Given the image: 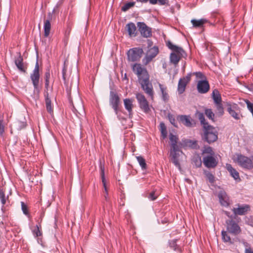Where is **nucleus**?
Segmentation results:
<instances>
[{
  "mask_svg": "<svg viewBox=\"0 0 253 253\" xmlns=\"http://www.w3.org/2000/svg\"><path fill=\"white\" fill-rule=\"evenodd\" d=\"M132 70L137 76L138 81L145 92L153 100L154 92L153 85L149 81V75L146 68L140 64L134 63L131 65Z\"/></svg>",
  "mask_w": 253,
  "mask_h": 253,
  "instance_id": "nucleus-1",
  "label": "nucleus"
},
{
  "mask_svg": "<svg viewBox=\"0 0 253 253\" xmlns=\"http://www.w3.org/2000/svg\"><path fill=\"white\" fill-rule=\"evenodd\" d=\"M167 46L173 51L170 55V61L174 65L177 64L180 58L186 54L182 47L173 44L169 41L167 42Z\"/></svg>",
  "mask_w": 253,
  "mask_h": 253,
  "instance_id": "nucleus-2",
  "label": "nucleus"
},
{
  "mask_svg": "<svg viewBox=\"0 0 253 253\" xmlns=\"http://www.w3.org/2000/svg\"><path fill=\"white\" fill-rule=\"evenodd\" d=\"M204 139L209 143L215 141L217 139V132L215 128L209 124L204 126Z\"/></svg>",
  "mask_w": 253,
  "mask_h": 253,
  "instance_id": "nucleus-3",
  "label": "nucleus"
},
{
  "mask_svg": "<svg viewBox=\"0 0 253 253\" xmlns=\"http://www.w3.org/2000/svg\"><path fill=\"white\" fill-rule=\"evenodd\" d=\"M235 219H229L226 220V230L229 233L236 236L241 233L242 230Z\"/></svg>",
  "mask_w": 253,
  "mask_h": 253,
  "instance_id": "nucleus-4",
  "label": "nucleus"
},
{
  "mask_svg": "<svg viewBox=\"0 0 253 253\" xmlns=\"http://www.w3.org/2000/svg\"><path fill=\"white\" fill-rule=\"evenodd\" d=\"M143 53V50L140 47H133L128 50L127 52V60L128 61H139Z\"/></svg>",
  "mask_w": 253,
  "mask_h": 253,
  "instance_id": "nucleus-5",
  "label": "nucleus"
},
{
  "mask_svg": "<svg viewBox=\"0 0 253 253\" xmlns=\"http://www.w3.org/2000/svg\"><path fill=\"white\" fill-rule=\"evenodd\" d=\"M109 103L114 109L115 114L117 115L119 110V106L121 104V99L117 92L113 91H110Z\"/></svg>",
  "mask_w": 253,
  "mask_h": 253,
  "instance_id": "nucleus-6",
  "label": "nucleus"
},
{
  "mask_svg": "<svg viewBox=\"0 0 253 253\" xmlns=\"http://www.w3.org/2000/svg\"><path fill=\"white\" fill-rule=\"evenodd\" d=\"M237 161L238 165L244 169H251L253 168V163L248 157L242 155H238Z\"/></svg>",
  "mask_w": 253,
  "mask_h": 253,
  "instance_id": "nucleus-7",
  "label": "nucleus"
},
{
  "mask_svg": "<svg viewBox=\"0 0 253 253\" xmlns=\"http://www.w3.org/2000/svg\"><path fill=\"white\" fill-rule=\"evenodd\" d=\"M40 75L39 73V65L38 60H37L35 68L30 75V79L32 81L35 90L39 88Z\"/></svg>",
  "mask_w": 253,
  "mask_h": 253,
  "instance_id": "nucleus-8",
  "label": "nucleus"
},
{
  "mask_svg": "<svg viewBox=\"0 0 253 253\" xmlns=\"http://www.w3.org/2000/svg\"><path fill=\"white\" fill-rule=\"evenodd\" d=\"M236 208H234L232 211L234 214V218L236 219L237 215H245L251 210L249 205L239 204L236 205Z\"/></svg>",
  "mask_w": 253,
  "mask_h": 253,
  "instance_id": "nucleus-9",
  "label": "nucleus"
},
{
  "mask_svg": "<svg viewBox=\"0 0 253 253\" xmlns=\"http://www.w3.org/2000/svg\"><path fill=\"white\" fill-rule=\"evenodd\" d=\"M140 109L145 113H148L150 111L149 103L145 96L141 93H137L136 95Z\"/></svg>",
  "mask_w": 253,
  "mask_h": 253,
  "instance_id": "nucleus-10",
  "label": "nucleus"
},
{
  "mask_svg": "<svg viewBox=\"0 0 253 253\" xmlns=\"http://www.w3.org/2000/svg\"><path fill=\"white\" fill-rule=\"evenodd\" d=\"M159 53V49L157 46L150 48L147 52L145 57L142 59L144 65L148 64Z\"/></svg>",
  "mask_w": 253,
  "mask_h": 253,
  "instance_id": "nucleus-11",
  "label": "nucleus"
},
{
  "mask_svg": "<svg viewBox=\"0 0 253 253\" xmlns=\"http://www.w3.org/2000/svg\"><path fill=\"white\" fill-rule=\"evenodd\" d=\"M191 76L192 74L190 73H188L185 77L179 79L177 87V91L179 94H181L184 92L187 84L191 80Z\"/></svg>",
  "mask_w": 253,
  "mask_h": 253,
  "instance_id": "nucleus-12",
  "label": "nucleus"
},
{
  "mask_svg": "<svg viewBox=\"0 0 253 253\" xmlns=\"http://www.w3.org/2000/svg\"><path fill=\"white\" fill-rule=\"evenodd\" d=\"M227 111L229 114L235 120H238L240 119L238 112H240V108L238 105L235 103H227Z\"/></svg>",
  "mask_w": 253,
  "mask_h": 253,
  "instance_id": "nucleus-13",
  "label": "nucleus"
},
{
  "mask_svg": "<svg viewBox=\"0 0 253 253\" xmlns=\"http://www.w3.org/2000/svg\"><path fill=\"white\" fill-rule=\"evenodd\" d=\"M137 25L142 37L147 38L152 36V29L147 26L145 23L139 22Z\"/></svg>",
  "mask_w": 253,
  "mask_h": 253,
  "instance_id": "nucleus-14",
  "label": "nucleus"
},
{
  "mask_svg": "<svg viewBox=\"0 0 253 253\" xmlns=\"http://www.w3.org/2000/svg\"><path fill=\"white\" fill-rule=\"evenodd\" d=\"M180 152L182 153L179 147H176L175 149L170 148V156L171 157V161L179 169H180V165L178 160Z\"/></svg>",
  "mask_w": 253,
  "mask_h": 253,
  "instance_id": "nucleus-15",
  "label": "nucleus"
},
{
  "mask_svg": "<svg viewBox=\"0 0 253 253\" xmlns=\"http://www.w3.org/2000/svg\"><path fill=\"white\" fill-rule=\"evenodd\" d=\"M177 120L187 127H193L195 124L194 121L191 119L189 116L179 115L177 116Z\"/></svg>",
  "mask_w": 253,
  "mask_h": 253,
  "instance_id": "nucleus-16",
  "label": "nucleus"
},
{
  "mask_svg": "<svg viewBox=\"0 0 253 253\" xmlns=\"http://www.w3.org/2000/svg\"><path fill=\"white\" fill-rule=\"evenodd\" d=\"M203 162L205 167L208 168H214L217 165V162L213 156L204 157L203 159Z\"/></svg>",
  "mask_w": 253,
  "mask_h": 253,
  "instance_id": "nucleus-17",
  "label": "nucleus"
},
{
  "mask_svg": "<svg viewBox=\"0 0 253 253\" xmlns=\"http://www.w3.org/2000/svg\"><path fill=\"white\" fill-rule=\"evenodd\" d=\"M210 89V84L206 80L200 81L197 84V90L200 93H206Z\"/></svg>",
  "mask_w": 253,
  "mask_h": 253,
  "instance_id": "nucleus-18",
  "label": "nucleus"
},
{
  "mask_svg": "<svg viewBox=\"0 0 253 253\" xmlns=\"http://www.w3.org/2000/svg\"><path fill=\"white\" fill-rule=\"evenodd\" d=\"M18 57L15 60V64L19 70L23 73H25L27 67L24 65L23 58L21 56V53L19 52L18 53Z\"/></svg>",
  "mask_w": 253,
  "mask_h": 253,
  "instance_id": "nucleus-19",
  "label": "nucleus"
},
{
  "mask_svg": "<svg viewBox=\"0 0 253 253\" xmlns=\"http://www.w3.org/2000/svg\"><path fill=\"white\" fill-rule=\"evenodd\" d=\"M124 102L125 109L127 111L129 118H131L132 116V108L133 107L132 99L126 98L124 100Z\"/></svg>",
  "mask_w": 253,
  "mask_h": 253,
  "instance_id": "nucleus-20",
  "label": "nucleus"
},
{
  "mask_svg": "<svg viewBox=\"0 0 253 253\" xmlns=\"http://www.w3.org/2000/svg\"><path fill=\"white\" fill-rule=\"evenodd\" d=\"M209 21L207 19L202 18L199 20L192 19L191 21L193 27L195 28H202L204 24L208 23Z\"/></svg>",
  "mask_w": 253,
  "mask_h": 253,
  "instance_id": "nucleus-21",
  "label": "nucleus"
},
{
  "mask_svg": "<svg viewBox=\"0 0 253 253\" xmlns=\"http://www.w3.org/2000/svg\"><path fill=\"white\" fill-rule=\"evenodd\" d=\"M226 168L235 180H239V181L241 180L239 172L232 167L231 164H227L226 165Z\"/></svg>",
  "mask_w": 253,
  "mask_h": 253,
  "instance_id": "nucleus-22",
  "label": "nucleus"
},
{
  "mask_svg": "<svg viewBox=\"0 0 253 253\" xmlns=\"http://www.w3.org/2000/svg\"><path fill=\"white\" fill-rule=\"evenodd\" d=\"M178 239H172L169 241V248L175 252L182 253V250L181 247L177 244Z\"/></svg>",
  "mask_w": 253,
  "mask_h": 253,
  "instance_id": "nucleus-23",
  "label": "nucleus"
},
{
  "mask_svg": "<svg viewBox=\"0 0 253 253\" xmlns=\"http://www.w3.org/2000/svg\"><path fill=\"white\" fill-rule=\"evenodd\" d=\"M100 175H101V177L102 182L103 183V187L104 188V190H105V192H106V194L105 195V198H106L107 196L108 195V191H107V187H106V180H105V168H104V166L103 165L100 164Z\"/></svg>",
  "mask_w": 253,
  "mask_h": 253,
  "instance_id": "nucleus-24",
  "label": "nucleus"
},
{
  "mask_svg": "<svg viewBox=\"0 0 253 253\" xmlns=\"http://www.w3.org/2000/svg\"><path fill=\"white\" fill-rule=\"evenodd\" d=\"M126 28L127 29V31L129 36H136V28L135 25L133 23L130 22L127 24L126 25Z\"/></svg>",
  "mask_w": 253,
  "mask_h": 253,
  "instance_id": "nucleus-25",
  "label": "nucleus"
},
{
  "mask_svg": "<svg viewBox=\"0 0 253 253\" xmlns=\"http://www.w3.org/2000/svg\"><path fill=\"white\" fill-rule=\"evenodd\" d=\"M160 90L162 93V99L165 102H167L169 100V95L167 92V87H164L161 84H159Z\"/></svg>",
  "mask_w": 253,
  "mask_h": 253,
  "instance_id": "nucleus-26",
  "label": "nucleus"
},
{
  "mask_svg": "<svg viewBox=\"0 0 253 253\" xmlns=\"http://www.w3.org/2000/svg\"><path fill=\"white\" fill-rule=\"evenodd\" d=\"M32 232L35 238L42 236V225L37 224L35 227L32 230Z\"/></svg>",
  "mask_w": 253,
  "mask_h": 253,
  "instance_id": "nucleus-27",
  "label": "nucleus"
},
{
  "mask_svg": "<svg viewBox=\"0 0 253 253\" xmlns=\"http://www.w3.org/2000/svg\"><path fill=\"white\" fill-rule=\"evenodd\" d=\"M169 140L170 141V148L175 149L176 147H179L177 145L178 138L176 135L170 133Z\"/></svg>",
  "mask_w": 253,
  "mask_h": 253,
  "instance_id": "nucleus-28",
  "label": "nucleus"
},
{
  "mask_svg": "<svg viewBox=\"0 0 253 253\" xmlns=\"http://www.w3.org/2000/svg\"><path fill=\"white\" fill-rule=\"evenodd\" d=\"M212 98L215 104L221 103L222 101L221 95L217 89H214L212 92Z\"/></svg>",
  "mask_w": 253,
  "mask_h": 253,
  "instance_id": "nucleus-29",
  "label": "nucleus"
},
{
  "mask_svg": "<svg viewBox=\"0 0 253 253\" xmlns=\"http://www.w3.org/2000/svg\"><path fill=\"white\" fill-rule=\"evenodd\" d=\"M44 36L45 37H47L49 34L51 29V24L49 20L44 21Z\"/></svg>",
  "mask_w": 253,
  "mask_h": 253,
  "instance_id": "nucleus-30",
  "label": "nucleus"
},
{
  "mask_svg": "<svg viewBox=\"0 0 253 253\" xmlns=\"http://www.w3.org/2000/svg\"><path fill=\"white\" fill-rule=\"evenodd\" d=\"M228 231L222 230L221 231L222 239L224 242L229 243L230 244H233L234 242L231 240L230 236L227 233Z\"/></svg>",
  "mask_w": 253,
  "mask_h": 253,
  "instance_id": "nucleus-31",
  "label": "nucleus"
},
{
  "mask_svg": "<svg viewBox=\"0 0 253 253\" xmlns=\"http://www.w3.org/2000/svg\"><path fill=\"white\" fill-rule=\"evenodd\" d=\"M218 198L221 204L224 206L228 205L227 202L228 198L226 197V194L225 193H220L218 194Z\"/></svg>",
  "mask_w": 253,
  "mask_h": 253,
  "instance_id": "nucleus-32",
  "label": "nucleus"
},
{
  "mask_svg": "<svg viewBox=\"0 0 253 253\" xmlns=\"http://www.w3.org/2000/svg\"><path fill=\"white\" fill-rule=\"evenodd\" d=\"M160 130L163 138L165 139L167 136L168 132L165 124L163 122H161L160 124Z\"/></svg>",
  "mask_w": 253,
  "mask_h": 253,
  "instance_id": "nucleus-33",
  "label": "nucleus"
},
{
  "mask_svg": "<svg viewBox=\"0 0 253 253\" xmlns=\"http://www.w3.org/2000/svg\"><path fill=\"white\" fill-rule=\"evenodd\" d=\"M136 159L141 167L142 169H145L147 168V165L145 159L142 156H137Z\"/></svg>",
  "mask_w": 253,
  "mask_h": 253,
  "instance_id": "nucleus-34",
  "label": "nucleus"
},
{
  "mask_svg": "<svg viewBox=\"0 0 253 253\" xmlns=\"http://www.w3.org/2000/svg\"><path fill=\"white\" fill-rule=\"evenodd\" d=\"M45 106L47 111L50 114L53 113V108L51 104V99L45 100Z\"/></svg>",
  "mask_w": 253,
  "mask_h": 253,
  "instance_id": "nucleus-35",
  "label": "nucleus"
},
{
  "mask_svg": "<svg viewBox=\"0 0 253 253\" xmlns=\"http://www.w3.org/2000/svg\"><path fill=\"white\" fill-rule=\"evenodd\" d=\"M159 196V193L156 192V190H153L152 192H150L149 193H148L147 195L146 196V197H147L150 201H154Z\"/></svg>",
  "mask_w": 253,
  "mask_h": 253,
  "instance_id": "nucleus-36",
  "label": "nucleus"
},
{
  "mask_svg": "<svg viewBox=\"0 0 253 253\" xmlns=\"http://www.w3.org/2000/svg\"><path fill=\"white\" fill-rule=\"evenodd\" d=\"M8 196H5V191L0 188V199L2 206H4L6 204V200L8 199Z\"/></svg>",
  "mask_w": 253,
  "mask_h": 253,
  "instance_id": "nucleus-37",
  "label": "nucleus"
},
{
  "mask_svg": "<svg viewBox=\"0 0 253 253\" xmlns=\"http://www.w3.org/2000/svg\"><path fill=\"white\" fill-rule=\"evenodd\" d=\"M135 4V2H128L126 3L122 7L121 10L123 11H126L130 8L133 7Z\"/></svg>",
  "mask_w": 253,
  "mask_h": 253,
  "instance_id": "nucleus-38",
  "label": "nucleus"
},
{
  "mask_svg": "<svg viewBox=\"0 0 253 253\" xmlns=\"http://www.w3.org/2000/svg\"><path fill=\"white\" fill-rule=\"evenodd\" d=\"M39 217L38 218H35L37 224L42 225V219L45 215V211L42 210L39 212Z\"/></svg>",
  "mask_w": 253,
  "mask_h": 253,
  "instance_id": "nucleus-39",
  "label": "nucleus"
},
{
  "mask_svg": "<svg viewBox=\"0 0 253 253\" xmlns=\"http://www.w3.org/2000/svg\"><path fill=\"white\" fill-rule=\"evenodd\" d=\"M21 209L23 213L27 216L28 217H30V215L29 212V210L27 206L25 204L24 202H21Z\"/></svg>",
  "mask_w": 253,
  "mask_h": 253,
  "instance_id": "nucleus-40",
  "label": "nucleus"
},
{
  "mask_svg": "<svg viewBox=\"0 0 253 253\" xmlns=\"http://www.w3.org/2000/svg\"><path fill=\"white\" fill-rule=\"evenodd\" d=\"M205 113L209 119L211 120L212 121H214V114L212 112L211 109H205Z\"/></svg>",
  "mask_w": 253,
  "mask_h": 253,
  "instance_id": "nucleus-41",
  "label": "nucleus"
},
{
  "mask_svg": "<svg viewBox=\"0 0 253 253\" xmlns=\"http://www.w3.org/2000/svg\"><path fill=\"white\" fill-rule=\"evenodd\" d=\"M198 117L199 120H200L201 124L203 125V127L204 128V126H206V124H209L207 122H206L205 119V116L202 113L198 112L197 113Z\"/></svg>",
  "mask_w": 253,
  "mask_h": 253,
  "instance_id": "nucleus-42",
  "label": "nucleus"
},
{
  "mask_svg": "<svg viewBox=\"0 0 253 253\" xmlns=\"http://www.w3.org/2000/svg\"><path fill=\"white\" fill-rule=\"evenodd\" d=\"M192 162L196 168H199L202 166V161L200 157H195L193 158Z\"/></svg>",
  "mask_w": 253,
  "mask_h": 253,
  "instance_id": "nucleus-43",
  "label": "nucleus"
},
{
  "mask_svg": "<svg viewBox=\"0 0 253 253\" xmlns=\"http://www.w3.org/2000/svg\"><path fill=\"white\" fill-rule=\"evenodd\" d=\"M168 118L171 125H172L175 127H178L176 120L175 119V118H174V116L173 115L169 113L168 115Z\"/></svg>",
  "mask_w": 253,
  "mask_h": 253,
  "instance_id": "nucleus-44",
  "label": "nucleus"
},
{
  "mask_svg": "<svg viewBox=\"0 0 253 253\" xmlns=\"http://www.w3.org/2000/svg\"><path fill=\"white\" fill-rule=\"evenodd\" d=\"M215 105L216 110L219 116H222L224 114V109L221 102L219 103H216Z\"/></svg>",
  "mask_w": 253,
  "mask_h": 253,
  "instance_id": "nucleus-45",
  "label": "nucleus"
},
{
  "mask_svg": "<svg viewBox=\"0 0 253 253\" xmlns=\"http://www.w3.org/2000/svg\"><path fill=\"white\" fill-rule=\"evenodd\" d=\"M203 153L209 154L210 155V156H213L214 155V152L210 146H205L203 151Z\"/></svg>",
  "mask_w": 253,
  "mask_h": 253,
  "instance_id": "nucleus-46",
  "label": "nucleus"
},
{
  "mask_svg": "<svg viewBox=\"0 0 253 253\" xmlns=\"http://www.w3.org/2000/svg\"><path fill=\"white\" fill-rule=\"evenodd\" d=\"M67 70V66L66 65V62L64 61L63 67L62 71V79L64 82V84H66V72Z\"/></svg>",
  "mask_w": 253,
  "mask_h": 253,
  "instance_id": "nucleus-47",
  "label": "nucleus"
},
{
  "mask_svg": "<svg viewBox=\"0 0 253 253\" xmlns=\"http://www.w3.org/2000/svg\"><path fill=\"white\" fill-rule=\"evenodd\" d=\"M206 177L211 183H213L215 181L214 175L210 172L206 173Z\"/></svg>",
  "mask_w": 253,
  "mask_h": 253,
  "instance_id": "nucleus-48",
  "label": "nucleus"
},
{
  "mask_svg": "<svg viewBox=\"0 0 253 253\" xmlns=\"http://www.w3.org/2000/svg\"><path fill=\"white\" fill-rule=\"evenodd\" d=\"M4 132V126L2 118L0 117V135H2Z\"/></svg>",
  "mask_w": 253,
  "mask_h": 253,
  "instance_id": "nucleus-49",
  "label": "nucleus"
},
{
  "mask_svg": "<svg viewBox=\"0 0 253 253\" xmlns=\"http://www.w3.org/2000/svg\"><path fill=\"white\" fill-rule=\"evenodd\" d=\"M192 75H194L197 78L201 79H206L205 76L201 72H196L191 73Z\"/></svg>",
  "mask_w": 253,
  "mask_h": 253,
  "instance_id": "nucleus-50",
  "label": "nucleus"
},
{
  "mask_svg": "<svg viewBox=\"0 0 253 253\" xmlns=\"http://www.w3.org/2000/svg\"><path fill=\"white\" fill-rule=\"evenodd\" d=\"M18 124L20 129L25 128L27 126V124L25 122H18Z\"/></svg>",
  "mask_w": 253,
  "mask_h": 253,
  "instance_id": "nucleus-51",
  "label": "nucleus"
},
{
  "mask_svg": "<svg viewBox=\"0 0 253 253\" xmlns=\"http://www.w3.org/2000/svg\"><path fill=\"white\" fill-rule=\"evenodd\" d=\"M45 81H49L50 77V74L49 70H46V71L45 73Z\"/></svg>",
  "mask_w": 253,
  "mask_h": 253,
  "instance_id": "nucleus-52",
  "label": "nucleus"
},
{
  "mask_svg": "<svg viewBox=\"0 0 253 253\" xmlns=\"http://www.w3.org/2000/svg\"><path fill=\"white\" fill-rule=\"evenodd\" d=\"M43 96L45 100L50 99L49 97V94L48 92V90H44L43 92Z\"/></svg>",
  "mask_w": 253,
  "mask_h": 253,
  "instance_id": "nucleus-53",
  "label": "nucleus"
},
{
  "mask_svg": "<svg viewBox=\"0 0 253 253\" xmlns=\"http://www.w3.org/2000/svg\"><path fill=\"white\" fill-rule=\"evenodd\" d=\"M160 5H165L168 4L169 0H158V1Z\"/></svg>",
  "mask_w": 253,
  "mask_h": 253,
  "instance_id": "nucleus-54",
  "label": "nucleus"
},
{
  "mask_svg": "<svg viewBox=\"0 0 253 253\" xmlns=\"http://www.w3.org/2000/svg\"><path fill=\"white\" fill-rule=\"evenodd\" d=\"M225 214H226V216H227L230 219H235L234 218V215L233 216V215H231L230 214V213L229 212V211H225Z\"/></svg>",
  "mask_w": 253,
  "mask_h": 253,
  "instance_id": "nucleus-55",
  "label": "nucleus"
},
{
  "mask_svg": "<svg viewBox=\"0 0 253 253\" xmlns=\"http://www.w3.org/2000/svg\"><path fill=\"white\" fill-rule=\"evenodd\" d=\"M52 13H51L50 12H48L47 14V19L46 20H49V22L52 20Z\"/></svg>",
  "mask_w": 253,
  "mask_h": 253,
  "instance_id": "nucleus-56",
  "label": "nucleus"
},
{
  "mask_svg": "<svg viewBox=\"0 0 253 253\" xmlns=\"http://www.w3.org/2000/svg\"><path fill=\"white\" fill-rule=\"evenodd\" d=\"M245 253H253V251L251 248H246Z\"/></svg>",
  "mask_w": 253,
  "mask_h": 253,
  "instance_id": "nucleus-57",
  "label": "nucleus"
},
{
  "mask_svg": "<svg viewBox=\"0 0 253 253\" xmlns=\"http://www.w3.org/2000/svg\"><path fill=\"white\" fill-rule=\"evenodd\" d=\"M49 86V81H45V89L44 90H48Z\"/></svg>",
  "mask_w": 253,
  "mask_h": 253,
  "instance_id": "nucleus-58",
  "label": "nucleus"
},
{
  "mask_svg": "<svg viewBox=\"0 0 253 253\" xmlns=\"http://www.w3.org/2000/svg\"><path fill=\"white\" fill-rule=\"evenodd\" d=\"M149 2L152 4H155L157 3L158 0H149Z\"/></svg>",
  "mask_w": 253,
  "mask_h": 253,
  "instance_id": "nucleus-59",
  "label": "nucleus"
},
{
  "mask_svg": "<svg viewBox=\"0 0 253 253\" xmlns=\"http://www.w3.org/2000/svg\"><path fill=\"white\" fill-rule=\"evenodd\" d=\"M58 6L57 5H56V6L52 10V12H51V13H52V15L55 13L56 10L58 9Z\"/></svg>",
  "mask_w": 253,
  "mask_h": 253,
  "instance_id": "nucleus-60",
  "label": "nucleus"
},
{
  "mask_svg": "<svg viewBox=\"0 0 253 253\" xmlns=\"http://www.w3.org/2000/svg\"><path fill=\"white\" fill-rule=\"evenodd\" d=\"M248 88L250 90L253 91V84H250V85L248 86Z\"/></svg>",
  "mask_w": 253,
  "mask_h": 253,
  "instance_id": "nucleus-61",
  "label": "nucleus"
},
{
  "mask_svg": "<svg viewBox=\"0 0 253 253\" xmlns=\"http://www.w3.org/2000/svg\"><path fill=\"white\" fill-rule=\"evenodd\" d=\"M137 2H140L141 3H146L149 1V0H136Z\"/></svg>",
  "mask_w": 253,
  "mask_h": 253,
  "instance_id": "nucleus-62",
  "label": "nucleus"
},
{
  "mask_svg": "<svg viewBox=\"0 0 253 253\" xmlns=\"http://www.w3.org/2000/svg\"><path fill=\"white\" fill-rule=\"evenodd\" d=\"M70 29H68V30H67L65 32V36H68L70 35Z\"/></svg>",
  "mask_w": 253,
  "mask_h": 253,
  "instance_id": "nucleus-63",
  "label": "nucleus"
},
{
  "mask_svg": "<svg viewBox=\"0 0 253 253\" xmlns=\"http://www.w3.org/2000/svg\"><path fill=\"white\" fill-rule=\"evenodd\" d=\"M193 144L195 145V146H194V147H195V146L197 145V142L196 141H194L193 142Z\"/></svg>",
  "mask_w": 253,
  "mask_h": 253,
  "instance_id": "nucleus-64",
  "label": "nucleus"
}]
</instances>
